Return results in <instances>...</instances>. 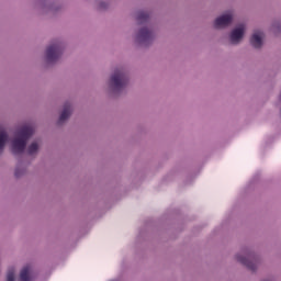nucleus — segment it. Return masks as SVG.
<instances>
[{
    "label": "nucleus",
    "mask_w": 281,
    "mask_h": 281,
    "mask_svg": "<svg viewBox=\"0 0 281 281\" xmlns=\"http://www.w3.org/2000/svg\"><path fill=\"white\" fill-rule=\"evenodd\" d=\"M232 14L227 13L224 15H221L220 18H217L214 22V27H216V30H220L221 27H227V25H229V23H232Z\"/></svg>",
    "instance_id": "nucleus-5"
},
{
    "label": "nucleus",
    "mask_w": 281,
    "mask_h": 281,
    "mask_svg": "<svg viewBox=\"0 0 281 281\" xmlns=\"http://www.w3.org/2000/svg\"><path fill=\"white\" fill-rule=\"evenodd\" d=\"M7 281H14V268L9 269L7 273Z\"/></svg>",
    "instance_id": "nucleus-14"
},
{
    "label": "nucleus",
    "mask_w": 281,
    "mask_h": 281,
    "mask_svg": "<svg viewBox=\"0 0 281 281\" xmlns=\"http://www.w3.org/2000/svg\"><path fill=\"white\" fill-rule=\"evenodd\" d=\"M31 271H32V267L25 266L20 272V280L32 281V277L30 276Z\"/></svg>",
    "instance_id": "nucleus-10"
},
{
    "label": "nucleus",
    "mask_w": 281,
    "mask_h": 281,
    "mask_svg": "<svg viewBox=\"0 0 281 281\" xmlns=\"http://www.w3.org/2000/svg\"><path fill=\"white\" fill-rule=\"evenodd\" d=\"M243 36H245V25L241 24L231 32L232 45H238L243 41Z\"/></svg>",
    "instance_id": "nucleus-4"
},
{
    "label": "nucleus",
    "mask_w": 281,
    "mask_h": 281,
    "mask_svg": "<svg viewBox=\"0 0 281 281\" xmlns=\"http://www.w3.org/2000/svg\"><path fill=\"white\" fill-rule=\"evenodd\" d=\"M63 55V44L54 43L46 49V60L47 63H56Z\"/></svg>",
    "instance_id": "nucleus-3"
},
{
    "label": "nucleus",
    "mask_w": 281,
    "mask_h": 281,
    "mask_svg": "<svg viewBox=\"0 0 281 281\" xmlns=\"http://www.w3.org/2000/svg\"><path fill=\"white\" fill-rule=\"evenodd\" d=\"M265 37V33L261 31H256L251 38H250V45L255 47L256 49H260L262 47V38Z\"/></svg>",
    "instance_id": "nucleus-6"
},
{
    "label": "nucleus",
    "mask_w": 281,
    "mask_h": 281,
    "mask_svg": "<svg viewBox=\"0 0 281 281\" xmlns=\"http://www.w3.org/2000/svg\"><path fill=\"white\" fill-rule=\"evenodd\" d=\"M8 142V133L4 130H0V150L5 148V143Z\"/></svg>",
    "instance_id": "nucleus-11"
},
{
    "label": "nucleus",
    "mask_w": 281,
    "mask_h": 281,
    "mask_svg": "<svg viewBox=\"0 0 281 281\" xmlns=\"http://www.w3.org/2000/svg\"><path fill=\"white\" fill-rule=\"evenodd\" d=\"M111 86L120 91V89H124L126 83L128 82V78L126 77V72L122 69H116L110 79Z\"/></svg>",
    "instance_id": "nucleus-2"
},
{
    "label": "nucleus",
    "mask_w": 281,
    "mask_h": 281,
    "mask_svg": "<svg viewBox=\"0 0 281 281\" xmlns=\"http://www.w3.org/2000/svg\"><path fill=\"white\" fill-rule=\"evenodd\" d=\"M149 15L147 12L144 11H139L137 14V21L138 23H146V21H148Z\"/></svg>",
    "instance_id": "nucleus-12"
},
{
    "label": "nucleus",
    "mask_w": 281,
    "mask_h": 281,
    "mask_svg": "<svg viewBox=\"0 0 281 281\" xmlns=\"http://www.w3.org/2000/svg\"><path fill=\"white\" fill-rule=\"evenodd\" d=\"M70 115H71V104L66 103L59 116L58 124H63V122H65L66 120H69Z\"/></svg>",
    "instance_id": "nucleus-9"
},
{
    "label": "nucleus",
    "mask_w": 281,
    "mask_h": 281,
    "mask_svg": "<svg viewBox=\"0 0 281 281\" xmlns=\"http://www.w3.org/2000/svg\"><path fill=\"white\" fill-rule=\"evenodd\" d=\"M154 34L148 29H140L137 35V41L140 43H150L153 41Z\"/></svg>",
    "instance_id": "nucleus-7"
},
{
    "label": "nucleus",
    "mask_w": 281,
    "mask_h": 281,
    "mask_svg": "<svg viewBox=\"0 0 281 281\" xmlns=\"http://www.w3.org/2000/svg\"><path fill=\"white\" fill-rule=\"evenodd\" d=\"M37 151H38V144L37 143H32L29 146V149H27L29 155H34Z\"/></svg>",
    "instance_id": "nucleus-13"
},
{
    "label": "nucleus",
    "mask_w": 281,
    "mask_h": 281,
    "mask_svg": "<svg viewBox=\"0 0 281 281\" xmlns=\"http://www.w3.org/2000/svg\"><path fill=\"white\" fill-rule=\"evenodd\" d=\"M15 177H21V172L19 171V169H15Z\"/></svg>",
    "instance_id": "nucleus-15"
},
{
    "label": "nucleus",
    "mask_w": 281,
    "mask_h": 281,
    "mask_svg": "<svg viewBox=\"0 0 281 281\" xmlns=\"http://www.w3.org/2000/svg\"><path fill=\"white\" fill-rule=\"evenodd\" d=\"M236 258H237V262H240L241 265H244L245 267L250 269V271H256V263H254V261L249 260V256L243 257L240 255H237Z\"/></svg>",
    "instance_id": "nucleus-8"
},
{
    "label": "nucleus",
    "mask_w": 281,
    "mask_h": 281,
    "mask_svg": "<svg viewBox=\"0 0 281 281\" xmlns=\"http://www.w3.org/2000/svg\"><path fill=\"white\" fill-rule=\"evenodd\" d=\"M19 137L12 140V153L19 155L25 150L27 146V139L34 135V127L24 126L18 132Z\"/></svg>",
    "instance_id": "nucleus-1"
}]
</instances>
